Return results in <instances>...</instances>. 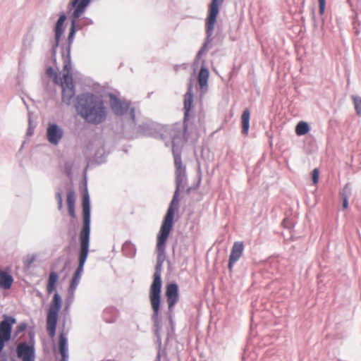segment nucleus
<instances>
[{
  "mask_svg": "<svg viewBox=\"0 0 361 361\" xmlns=\"http://www.w3.org/2000/svg\"><path fill=\"white\" fill-rule=\"evenodd\" d=\"M63 63V80L61 82V87H71L75 85L72 75V61L71 59H62Z\"/></svg>",
  "mask_w": 361,
  "mask_h": 361,
  "instance_id": "4468645a",
  "label": "nucleus"
},
{
  "mask_svg": "<svg viewBox=\"0 0 361 361\" xmlns=\"http://www.w3.org/2000/svg\"><path fill=\"white\" fill-rule=\"evenodd\" d=\"M92 0H71L68 4L71 14V27L66 42L61 47L62 59H71V46L78 31L75 19L80 18L90 6Z\"/></svg>",
  "mask_w": 361,
  "mask_h": 361,
  "instance_id": "20e7f679",
  "label": "nucleus"
},
{
  "mask_svg": "<svg viewBox=\"0 0 361 361\" xmlns=\"http://www.w3.org/2000/svg\"><path fill=\"white\" fill-rule=\"evenodd\" d=\"M342 200V207L343 209H346L348 207V199L349 198H344L341 197Z\"/></svg>",
  "mask_w": 361,
  "mask_h": 361,
  "instance_id": "ea45409f",
  "label": "nucleus"
},
{
  "mask_svg": "<svg viewBox=\"0 0 361 361\" xmlns=\"http://www.w3.org/2000/svg\"><path fill=\"white\" fill-rule=\"evenodd\" d=\"M73 299H74V297H73V298H72V295H69V294H68V298H67L66 303H68V302H73Z\"/></svg>",
  "mask_w": 361,
  "mask_h": 361,
  "instance_id": "c03bdc74",
  "label": "nucleus"
},
{
  "mask_svg": "<svg viewBox=\"0 0 361 361\" xmlns=\"http://www.w3.org/2000/svg\"><path fill=\"white\" fill-rule=\"evenodd\" d=\"M188 127L170 126L165 130V133L171 139L172 146L176 189L157 237V263L149 293L150 304H161V271L163 264L166 257V243L173 228L175 214L178 209L180 191L183 188V183L187 181L186 166L182 162L181 152L185 142L187 141L185 133Z\"/></svg>",
  "mask_w": 361,
  "mask_h": 361,
  "instance_id": "f257e3e1",
  "label": "nucleus"
},
{
  "mask_svg": "<svg viewBox=\"0 0 361 361\" xmlns=\"http://www.w3.org/2000/svg\"><path fill=\"white\" fill-rule=\"evenodd\" d=\"M77 113L89 124L98 126L106 121L107 110L104 100L92 92H84L76 97Z\"/></svg>",
  "mask_w": 361,
  "mask_h": 361,
  "instance_id": "7ed1b4c3",
  "label": "nucleus"
},
{
  "mask_svg": "<svg viewBox=\"0 0 361 361\" xmlns=\"http://www.w3.org/2000/svg\"><path fill=\"white\" fill-rule=\"evenodd\" d=\"M237 261H233V262H231V259L229 258L228 259V268L229 269L230 271H232V269H233V264L236 262Z\"/></svg>",
  "mask_w": 361,
  "mask_h": 361,
  "instance_id": "a19ab883",
  "label": "nucleus"
},
{
  "mask_svg": "<svg viewBox=\"0 0 361 361\" xmlns=\"http://www.w3.org/2000/svg\"><path fill=\"white\" fill-rule=\"evenodd\" d=\"M46 73L49 78L54 79L55 83H58V74L52 66L50 65L47 68Z\"/></svg>",
  "mask_w": 361,
  "mask_h": 361,
  "instance_id": "cd10ccee",
  "label": "nucleus"
},
{
  "mask_svg": "<svg viewBox=\"0 0 361 361\" xmlns=\"http://www.w3.org/2000/svg\"><path fill=\"white\" fill-rule=\"evenodd\" d=\"M56 199L58 202H59V201H61V200H63L61 192L58 191L56 192Z\"/></svg>",
  "mask_w": 361,
  "mask_h": 361,
  "instance_id": "79ce46f5",
  "label": "nucleus"
},
{
  "mask_svg": "<svg viewBox=\"0 0 361 361\" xmlns=\"http://www.w3.org/2000/svg\"><path fill=\"white\" fill-rule=\"evenodd\" d=\"M10 361H17L16 359L13 356L10 357Z\"/></svg>",
  "mask_w": 361,
  "mask_h": 361,
  "instance_id": "de8ad7c7",
  "label": "nucleus"
},
{
  "mask_svg": "<svg viewBox=\"0 0 361 361\" xmlns=\"http://www.w3.org/2000/svg\"><path fill=\"white\" fill-rule=\"evenodd\" d=\"M62 298L58 292H55L50 302L47 314V330L51 338L56 336L59 314L62 307Z\"/></svg>",
  "mask_w": 361,
  "mask_h": 361,
  "instance_id": "0eeeda50",
  "label": "nucleus"
},
{
  "mask_svg": "<svg viewBox=\"0 0 361 361\" xmlns=\"http://www.w3.org/2000/svg\"><path fill=\"white\" fill-rule=\"evenodd\" d=\"M94 24V21L87 17L78 18L75 19V25L78 30H81L85 27Z\"/></svg>",
  "mask_w": 361,
  "mask_h": 361,
  "instance_id": "b1692460",
  "label": "nucleus"
},
{
  "mask_svg": "<svg viewBox=\"0 0 361 361\" xmlns=\"http://www.w3.org/2000/svg\"><path fill=\"white\" fill-rule=\"evenodd\" d=\"M169 340V335L167 336L166 342Z\"/></svg>",
  "mask_w": 361,
  "mask_h": 361,
  "instance_id": "603ef678",
  "label": "nucleus"
},
{
  "mask_svg": "<svg viewBox=\"0 0 361 361\" xmlns=\"http://www.w3.org/2000/svg\"><path fill=\"white\" fill-rule=\"evenodd\" d=\"M186 192H187V193H190V188H188L187 189V191H186Z\"/></svg>",
  "mask_w": 361,
  "mask_h": 361,
  "instance_id": "8fccbe9b",
  "label": "nucleus"
},
{
  "mask_svg": "<svg viewBox=\"0 0 361 361\" xmlns=\"http://www.w3.org/2000/svg\"><path fill=\"white\" fill-rule=\"evenodd\" d=\"M27 327V324L26 322H21L17 326L14 332V338L16 337L19 334L24 331Z\"/></svg>",
  "mask_w": 361,
  "mask_h": 361,
  "instance_id": "7c9ffc66",
  "label": "nucleus"
},
{
  "mask_svg": "<svg viewBox=\"0 0 361 361\" xmlns=\"http://www.w3.org/2000/svg\"><path fill=\"white\" fill-rule=\"evenodd\" d=\"M165 295L168 304V317L171 326L172 331H174V322L173 320V310L175 305L179 300V288L176 282H170L166 286Z\"/></svg>",
  "mask_w": 361,
  "mask_h": 361,
  "instance_id": "9d476101",
  "label": "nucleus"
},
{
  "mask_svg": "<svg viewBox=\"0 0 361 361\" xmlns=\"http://www.w3.org/2000/svg\"><path fill=\"white\" fill-rule=\"evenodd\" d=\"M35 128L31 126V121L29 119V127L27 130V136H32L34 134Z\"/></svg>",
  "mask_w": 361,
  "mask_h": 361,
  "instance_id": "4c0bfd02",
  "label": "nucleus"
},
{
  "mask_svg": "<svg viewBox=\"0 0 361 361\" xmlns=\"http://www.w3.org/2000/svg\"><path fill=\"white\" fill-rule=\"evenodd\" d=\"M61 359L60 361H68V353H61Z\"/></svg>",
  "mask_w": 361,
  "mask_h": 361,
  "instance_id": "37998d69",
  "label": "nucleus"
},
{
  "mask_svg": "<svg viewBox=\"0 0 361 361\" xmlns=\"http://www.w3.org/2000/svg\"><path fill=\"white\" fill-rule=\"evenodd\" d=\"M16 322L15 317L6 314L0 322V361H8V354L4 348L12 338L13 326Z\"/></svg>",
  "mask_w": 361,
  "mask_h": 361,
  "instance_id": "6e6552de",
  "label": "nucleus"
},
{
  "mask_svg": "<svg viewBox=\"0 0 361 361\" xmlns=\"http://www.w3.org/2000/svg\"><path fill=\"white\" fill-rule=\"evenodd\" d=\"M130 130H136L140 135L157 137L158 130L155 123L150 119L145 118L140 123L135 124L134 128H128Z\"/></svg>",
  "mask_w": 361,
  "mask_h": 361,
  "instance_id": "f8f14e48",
  "label": "nucleus"
},
{
  "mask_svg": "<svg viewBox=\"0 0 361 361\" xmlns=\"http://www.w3.org/2000/svg\"><path fill=\"white\" fill-rule=\"evenodd\" d=\"M168 360V355L166 351L157 350V356L154 361Z\"/></svg>",
  "mask_w": 361,
  "mask_h": 361,
  "instance_id": "473e14b6",
  "label": "nucleus"
},
{
  "mask_svg": "<svg viewBox=\"0 0 361 361\" xmlns=\"http://www.w3.org/2000/svg\"><path fill=\"white\" fill-rule=\"evenodd\" d=\"M58 344L60 353H68V338L63 331L61 332L59 336Z\"/></svg>",
  "mask_w": 361,
  "mask_h": 361,
  "instance_id": "5701e85b",
  "label": "nucleus"
},
{
  "mask_svg": "<svg viewBox=\"0 0 361 361\" xmlns=\"http://www.w3.org/2000/svg\"><path fill=\"white\" fill-rule=\"evenodd\" d=\"M319 171L318 169H314L312 172V179L313 183L315 185L319 181Z\"/></svg>",
  "mask_w": 361,
  "mask_h": 361,
  "instance_id": "f704fd0d",
  "label": "nucleus"
},
{
  "mask_svg": "<svg viewBox=\"0 0 361 361\" xmlns=\"http://www.w3.org/2000/svg\"><path fill=\"white\" fill-rule=\"evenodd\" d=\"M62 89V102L68 105L71 104L72 99L75 95V85L71 87H61Z\"/></svg>",
  "mask_w": 361,
  "mask_h": 361,
  "instance_id": "6ab92c4d",
  "label": "nucleus"
},
{
  "mask_svg": "<svg viewBox=\"0 0 361 361\" xmlns=\"http://www.w3.org/2000/svg\"><path fill=\"white\" fill-rule=\"evenodd\" d=\"M310 130V125L305 121H300L295 127V133L298 136L306 135Z\"/></svg>",
  "mask_w": 361,
  "mask_h": 361,
  "instance_id": "393cba45",
  "label": "nucleus"
},
{
  "mask_svg": "<svg viewBox=\"0 0 361 361\" xmlns=\"http://www.w3.org/2000/svg\"><path fill=\"white\" fill-rule=\"evenodd\" d=\"M195 118H197V123H199V125H200V126L202 125L204 123V119H205V114H204V111H202V110L199 111L197 114L195 116Z\"/></svg>",
  "mask_w": 361,
  "mask_h": 361,
  "instance_id": "72a5a7b5",
  "label": "nucleus"
},
{
  "mask_svg": "<svg viewBox=\"0 0 361 361\" xmlns=\"http://www.w3.org/2000/svg\"><path fill=\"white\" fill-rule=\"evenodd\" d=\"M63 207V200H61L59 201V202H58V209L59 210H61Z\"/></svg>",
  "mask_w": 361,
  "mask_h": 361,
  "instance_id": "49530a36",
  "label": "nucleus"
},
{
  "mask_svg": "<svg viewBox=\"0 0 361 361\" xmlns=\"http://www.w3.org/2000/svg\"><path fill=\"white\" fill-rule=\"evenodd\" d=\"M124 255L128 257H133L136 253V248L130 241H126L122 247Z\"/></svg>",
  "mask_w": 361,
  "mask_h": 361,
  "instance_id": "4be33fe9",
  "label": "nucleus"
},
{
  "mask_svg": "<svg viewBox=\"0 0 361 361\" xmlns=\"http://www.w3.org/2000/svg\"><path fill=\"white\" fill-rule=\"evenodd\" d=\"M67 205L69 207H75V192L72 190H69L67 193Z\"/></svg>",
  "mask_w": 361,
  "mask_h": 361,
  "instance_id": "bb28decb",
  "label": "nucleus"
},
{
  "mask_svg": "<svg viewBox=\"0 0 361 361\" xmlns=\"http://www.w3.org/2000/svg\"><path fill=\"white\" fill-rule=\"evenodd\" d=\"M178 67H179V66H178V65H176V66H174V70H175L176 71H177L178 70Z\"/></svg>",
  "mask_w": 361,
  "mask_h": 361,
  "instance_id": "09e8293b",
  "label": "nucleus"
},
{
  "mask_svg": "<svg viewBox=\"0 0 361 361\" xmlns=\"http://www.w3.org/2000/svg\"><path fill=\"white\" fill-rule=\"evenodd\" d=\"M224 0H212L211 3L208 6L207 16L205 19V32L206 37L204 42L198 51L195 61L194 66H197L199 61L202 56L206 54L209 49L212 47L211 44L213 41V34L215 25L217 21V18L220 11V6Z\"/></svg>",
  "mask_w": 361,
  "mask_h": 361,
  "instance_id": "39448f33",
  "label": "nucleus"
},
{
  "mask_svg": "<svg viewBox=\"0 0 361 361\" xmlns=\"http://www.w3.org/2000/svg\"><path fill=\"white\" fill-rule=\"evenodd\" d=\"M37 295L41 297L42 296V293L40 292H39Z\"/></svg>",
  "mask_w": 361,
  "mask_h": 361,
  "instance_id": "3c124183",
  "label": "nucleus"
},
{
  "mask_svg": "<svg viewBox=\"0 0 361 361\" xmlns=\"http://www.w3.org/2000/svg\"><path fill=\"white\" fill-rule=\"evenodd\" d=\"M109 106L113 114L124 120L122 130L134 128L136 124V114L135 107L131 106L130 100H122L114 93L109 94Z\"/></svg>",
  "mask_w": 361,
  "mask_h": 361,
  "instance_id": "423d86ee",
  "label": "nucleus"
},
{
  "mask_svg": "<svg viewBox=\"0 0 361 361\" xmlns=\"http://www.w3.org/2000/svg\"><path fill=\"white\" fill-rule=\"evenodd\" d=\"M85 185L82 200V226L79 235L80 249L78 253V266L71 280L68 290V294L72 295V298L74 297L75 291L80 283L81 274L88 257L90 245L91 205L86 176H85Z\"/></svg>",
  "mask_w": 361,
  "mask_h": 361,
  "instance_id": "f03ea898",
  "label": "nucleus"
},
{
  "mask_svg": "<svg viewBox=\"0 0 361 361\" xmlns=\"http://www.w3.org/2000/svg\"><path fill=\"white\" fill-rule=\"evenodd\" d=\"M108 313H111L114 314V316H116L117 314V311L116 309L113 308V307H111V308H107L105 310L104 312V319L106 320V322H109V323H112L114 322V319H107L106 318V314Z\"/></svg>",
  "mask_w": 361,
  "mask_h": 361,
  "instance_id": "2f4dec72",
  "label": "nucleus"
},
{
  "mask_svg": "<svg viewBox=\"0 0 361 361\" xmlns=\"http://www.w3.org/2000/svg\"><path fill=\"white\" fill-rule=\"evenodd\" d=\"M250 111L246 108L243 110L241 116L242 134L247 136L250 129Z\"/></svg>",
  "mask_w": 361,
  "mask_h": 361,
  "instance_id": "aec40b11",
  "label": "nucleus"
},
{
  "mask_svg": "<svg viewBox=\"0 0 361 361\" xmlns=\"http://www.w3.org/2000/svg\"><path fill=\"white\" fill-rule=\"evenodd\" d=\"M165 145L166 146H168L169 145V143L167 142H165Z\"/></svg>",
  "mask_w": 361,
  "mask_h": 361,
  "instance_id": "864d4df0",
  "label": "nucleus"
},
{
  "mask_svg": "<svg viewBox=\"0 0 361 361\" xmlns=\"http://www.w3.org/2000/svg\"><path fill=\"white\" fill-rule=\"evenodd\" d=\"M318 2H319V13L321 15H322L325 11L326 1L325 0H318Z\"/></svg>",
  "mask_w": 361,
  "mask_h": 361,
  "instance_id": "e433bc0d",
  "label": "nucleus"
},
{
  "mask_svg": "<svg viewBox=\"0 0 361 361\" xmlns=\"http://www.w3.org/2000/svg\"><path fill=\"white\" fill-rule=\"evenodd\" d=\"M59 278V276L57 272L51 271L49 273L47 284V291L49 295L56 290Z\"/></svg>",
  "mask_w": 361,
  "mask_h": 361,
  "instance_id": "412c9836",
  "label": "nucleus"
},
{
  "mask_svg": "<svg viewBox=\"0 0 361 361\" xmlns=\"http://www.w3.org/2000/svg\"><path fill=\"white\" fill-rule=\"evenodd\" d=\"M13 278L8 272L0 269V288L8 290L11 288Z\"/></svg>",
  "mask_w": 361,
  "mask_h": 361,
  "instance_id": "f3484780",
  "label": "nucleus"
},
{
  "mask_svg": "<svg viewBox=\"0 0 361 361\" xmlns=\"http://www.w3.org/2000/svg\"><path fill=\"white\" fill-rule=\"evenodd\" d=\"M244 250L243 243L241 241H236L234 243L231 252L229 256V258L231 259V262L238 261L240 257H241L243 252Z\"/></svg>",
  "mask_w": 361,
  "mask_h": 361,
  "instance_id": "a211bd4d",
  "label": "nucleus"
},
{
  "mask_svg": "<svg viewBox=\"0 0 361 361\" xmlns=\"http://www.w3.org/2000/svg\"><path fill=\"white\" fill-rule=\"evenodd\" d=\"M351 195V188L349 183H346L340 191L341 197L349 198Z\"/></svg>",
  "mask_w": 361,
  "mask_h": 361,
  "instance_id": "c756f323",
  "label": "nucleus"
},
{
  "mask_svg": "<svg viewBox=\"0 0 361 361\" xmlns=\"http://www.w3.org/2000/svg\"><path fill=\"white\" fill-rule=\"evenodd\" d=\"M36 259L35 255H28L26 257L25 264L27 267H30Z\"/></svg>",
  "mask_w": 361,
  "mask_h": 361,
  "instance_id": "c9c22d12",
  "label": "nucleus"
},
{
  "mask_svg": "<svg viewBox=\"0 0 361 361\" xmlns=\"http://www.w3.org/2000/svg\"><path fill=\"white\" fill-rule=\"evenodd\" d=\"M35 332L28 330V341L19 342L16 347V353L22 361H35Z\"/></svg>",
  "mask_w": 361,
  "mask_h": 361,
  "instance_id": "1a4fd4ad",
  "label": "nucleus"
},
{
  "mask_svg": "<svg viewBox=\"0 0 361 361\" xmlns=\"http://www.w3.org/2000/svg\"><path fill=\"white\" fill-rule=\"evenodd\" d=\"M67 18L65 13L60 14L54 27L55 47H59L61 37L64 32V23Z\"/></svg>",
  "mask_w": 361,
  "mask_h": 361,
  "instance_id": "dca6fc26",
  "label": "nucleus"
},
{
  "mask_svg": "<svg viewBox=\"0 0 361 361\" xmlns=\"http://www.w3.org/2000/svg\"><path fill=\"white\" fill-rule=\"evenodd\" d=\"M164 138H165V135H162V139H164Z\"/></svg>",
  "mask_w": 361,
  "mask_h": 361,
  "instance_id": "5fc2aeb1",
  "label": "nucleus"
},
{
  "mask_svg": "<svg viewBox=\"0 0 361 361\" xmlns=\"http://www.w3.org/2000/svg\"><path fill=\"white\" fill-rule=\"evenodd\" d=\"M64 135L63 129L56 123H49L47 128L46 136L48 142L56 146Z\"/></svg>",
  "mask_w": 361,
  "mask_h": 361,
  "instance_id": "ddd939ff",
  "label": "nucleus"
},
{
  "mask_svg": "<svg viewBox=\"0 0 361 361\" xmlns=\"http://www.w3.org/2000/svg\"><path fill=\"white\" fill-rule=\"evenodd\" d=\"M152 314V320L154 327V335L157 338L156 343L158 345L157 350L166 351V348H162L161 331V318L160 317V310L161 304H151Z\"/></svg>",
  "mask_w": 361,
  "mask_h": 361,
  "instance_id": "9b49d317",
  "label": "nucleus"
},
{
  "mask_svg": "<svg viewBox=\"0 0 361 361\" xmlns=\"http://www.w3.org/2000/svg\"><path fill=\"white\" fill-rule=\"evenodd\" d=\"M66 173L68 175H71V166H66Z\"/></svg>",
  "mask_w": 361,
  "mask_h": 361,
  "instance_id": "a18cd8bd",
  "label": "nucleus"
},
{
  "mask_svg": "<svg viewBox=\"0 0 361 361\" xmlns=\"http://www.w3.org/2000/svg\"><path fill=\"white\" fill-rule=\"evenodd\" d=\"M68 209L70 216L73 219H75L76 217L75 207H68Z\"/></svg>",
  "mask_w": 361,
  "mask_h": 361,
  "instance_id": "58836bf2",
  "label": "nucleus"
},
{
  "mask_svg": "<svg viewBox=\"0 0 361 361\" xmlns=\"http://www.w3.org/2000/svg\"><path fill=\"white\" fill-rule=\"evenodd\" d=\"M204 63L205 61L202 60V66L197 76L200 89L202 92H206L208 90V80L209 77V71Z\"/></svg>",
  "mask_w": 361,
  "mask_h": 361,
  "instance_id": "2eb2a0df",
  "label": "nucleus"
},
{
  "mask_svg": "<svg viewBox=\"0 0 361 361\" xmlns=\"http://www.w3.org/2000/svg\"><path fill=\"white\" fill-rule=\"evenodd\" d=\"M58 47H55V44H53L51 49V56L47 57L46 59V64H53L57 68V59H56V50Z\"/></svg>",
  "mask_w": 361,
  "mask_h": 361,
  "instance_id": "a878e982",
  "label": "nucleus"
},
{
  "mask_svg": "<svg viewBox=\"0 0 361 361\" xmlns=\"http://www.w3.org/2000/svg\"><path fill=\"white\" fill-rule=\"evenodd\" d=\"M354 102L355 109L357 115L361 114V97L355 95L352 96Z\"/></svg>",
  "mask_w": 361,
  "mask_h": 361,
  "instance_id": "c85d7f7f",
  "label": "nucleus"
}]
</instances>
